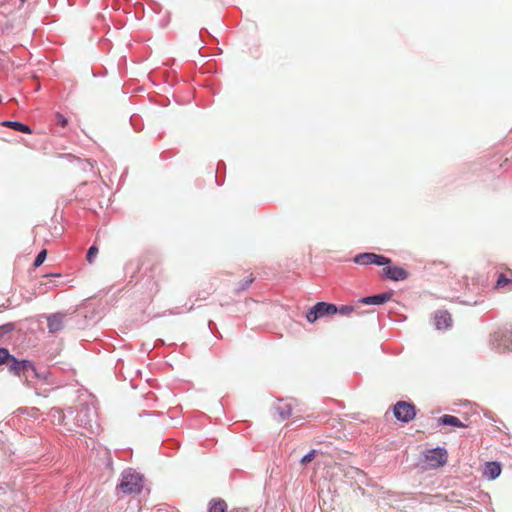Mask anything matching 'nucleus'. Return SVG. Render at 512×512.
I'll return each instance as SVG.
<instances>
[{
    "label": "nucleus",
    "instance_id": "f257e3e1",
    "mask_svg": "<svg viewBox=\"0 0 512 512\" xmlns=\"http://www.w3.org/2000/svg\"><path fill=\"white\" fill-rule=\"evenodd\" d=\"M7 366L10 373L19 377L23 376L26 382L28 381V372H32L36 377H38L34 365L28 360L19 361L14 356H11L7 362Z\"/></svg>",
    "mask_w": 512,
    "mask_h": 512
},
{
    "label": "nucleus",
    "instance_id": "f03ea898",
    "mask_svg": "<svg viewBox=\"0 0 512 512\" xmlns=\"http://www.w3.org/2000/svg\"><path fill=\"white\" fill-rule=\"evenodd\" d=\"M337 312L338 308L336 305L326 302H318L307 312L306 319L308 322L313 323L321 317L334 315Z\"/></svg>",
    "mask_w": 512,
    "mask_h": 512
},
{
    "label": "nucleus",
    "instance_id": "7ed1b4c3",
    "mask_svg": "<svg viewBox=\"0 0 512 512\" xmlns=\"http://www.w3.org/2000/svg\"><path fill=\"white\" fill-rule=\"evenodd\" d=\"M119 488L125 494L139 493L142 489V477L137 473L124 474Z\"/></svg>",
    "mask_w": 512,
    "mask_h": 512
},
{
    "label": "nucleus",
    "instance_id": "20e7f679",
    "mask_svg": "<svg viewBox=\"0 0 512 512\" xmlns=\"http://www.w3.org/2000/svg\"><path fill=\"white\" fill-rule=\"evenodd\" d=\"M394 416L402 422H409L415 418V406L405 401H399L393 408Z\"/></svg>",
    "mask_w": 512,
    "mask_h": 512
},
{
    "label": "nucleus",
    "instance_id": "39448f33",
    "mask_svg": "<svg viewBox=\"0 0 512 512\" xmlns=\"http://www.w3.org/2000/svg\"><path fill=\"white\" fill-rule=\"evenodd\" d=\"M354 262L359 265L375 264L382 266L391 264V259L376 253H362L355 256Z\"/></svg>",
    "mask_w": 512,
    "mask_h": 512
},
{
    "label": "nucleus",
    "instance_id": "423d86ee",
    "mask_svg": "<svg viewBox=\"0 0 512 512\" xmlns=\"http://www.w3.org/2000/svg\"><path fill=\"white\" fill-rule=\"evenodd\" d=\"M426 461L432 468L444 466L447 462V451L444 448L428 450L425 455Z\"/></svg>",
    "mask_w": 512,
    "mask_h": 512
},
{
    "label": "nucleus",
    "instance_id": "0eeeda50",
    "mask_svg": "<svg viewBox=\"0 0 512 512\" xmlns=\"http://www.w3.org/2000/svg\"><path fill=\"white\" fill-rule=\"evenodd\" d=\"M383 275L393 281H402L408 277V272L400 266L383 265Z\"/></svg>",
    "mask_w": 512,
    "mask_h": 512
},
{
    "label": "nucleus",
    "instance_id": "6e6552de",
    "mask_svg": "<svg viewBox=\"0 0 512 512\" xmlns=\"http://www.w3.org/2000/svg\"><path fill=\"white\" fill-rule=\"evenodd\" d=\"M495 289L497 290H512V270L508 269L507 274L499 273L495 283Z\"/></svg>",
    "mask_w": 512,
    "mask_h": 512
},
{
    "label": "nucleus",
    "instance_id": "1a4fd4ad",
    "mask_svg": "<svg viewBox=\"0 0 512 512\" xmlns=\"http://www.w3.org/2000/svg\"><path fill=\"white\" fill-rule=\"evenodd\" d=\"M501 465L499 462H486L482 475L488 480H494L501 474Z\"/></svg>",
    "mask_w": 512,
    "mask_h": 512
},
{
    "label": "nucleus",
    "instance_id": "9d476101",
    "mask_svg": "<svg viewBox=\"0 0 512 512\" xmlns=\"http://www.w3.org/2000/svg\"><path fill=\"white\" fill-rule=\"evenodd\" d=\"M435 326L438 330L448 329L452 324L451 315L447 311H440L434 317Z\"/></svg>",
    "mask_w": 512,
    "mask_h": 512
},
{
    "label": "nucleus",
    "instance_id": "9b49d317",
    "mask_svg": "<svg viewBox=\"0 0 512 512\" xmlns=\"http://www.w3.org/2000/svg\"><path fill=\"white\" fill-rule=\"evenodd\" d=\"M392 297L391 293H382L378 295L368 296L361 299V303L367 305H381L389 301Z\"/></svg>",
    "mask_w": 512,
    "mask_h": 512
},
{
    "label": "nucleus",
    "instance_id": "f8f14e48",
    "mask_svg": "<svg viewBox=\"0 0 512 512\" xmlns=\"http://www.w3.org/2000/svg\"><path fill=\"white\" fill-rule=\"evenodd\" d=\"M64 327L63 316L56 314L48 318V329L51 333H56Z\"/></svg>",
    "mask_w": 512,
    "mask_h": 512
},
{
    "label": "nucleus",
    "instance_id": "ddd939ff",
    "mask_svg": "<svg viewBox=\"0 0 512 512\" xmlns=\"http://www.w3.org/2000/svg\"><path fill=\"white\" fill-rule=\"evenodd\" d=\"M438 423L441 425H450V426H454V427H466V425L463 424L459 418H457L453 415H448V414H445V415L439 417Z\"/></svg>",
    "mask_w": 512,
    "mask_h": 512
},
{
    "label": "nucleus",
    "instance_id": "4468645a",
    "mask_svg": "<svg viewBox=\"0 0 512 512\" xmlns=\"http://www.w3.org/2000/svg\"><path fill=\"white\" fill-rule=\"evenodd\" d=\"M276 411L281 420H285L292 415L293 407L290 403L280 402L276 408Z\"/></svg>",
    "mask_w": 512,
    "mask_h": 512
},
{
    "label": "nucleus",
    "instance_id": "2eb2a0df",
    "mask_svg": "<svg viewBox=\"0 0 512 512\" xmlns=\"http://www.w3.org/2000/svg\"><path fill=\"white\" fill-rule=\"evenodd\" d=\"M3 126L5 127H9V128H12L16 131H20L22 133H26V134H31L32 131L30 129L29 126L23 124V123H20V122H16V121H4L2 123Z\"/></svg>",
    "mask_w": 512,
    "mask_h": 512
},
{
    "label": "nucleus",
    "instance_id": "dca6fc26",
    "mask_svg": "<svg viewBox=\"0 0 512 512\" xmlns=\"http://www.w3.org/2000/svg\"><path fill=\"white\" fill-rule=\"evenodd\" d=\"M209 512H227V504L223 499H212L209 502Z\"/></svg>",
    "mask_w": 512,
    "mask_h": 512
},
{
    "label": "nucleus",
    "instance_id": "f3484780",
    "mask_svg": "<svg viewBox=\"0 0 512 512\" xmlns=\"http://www.w3.org/2000/svg\"><path fill=\"white\" fill-rule=\"evenodd\" d=\"M253 281H254V277L252 275H249L248 277H246L244 280L240 281L236 285L235 291L241 292V291L246 290L252 284Z\"/></svg>",
    "mask_w": 512,
    "mask_h": 512
},
{
    "label": "nucleus",
    "instance_id": "a211bd4d",
    "mask_svg": "<svg viewBox=\"0 0 512 512\" xmlns=\"http://www.w3.org/2000/svg\"><path fill=\"white\" fill-rule=\"evenodd\" d=\"M97 254H98V248L95 245L91 246L87 252V256H86L87 261L90 264L93 263V260L97 256Z\"/></svg>",
    "mask_w": 512,
    "mask_h": 512
},
{
    "label": "nucleus",
    "instance_id": "6ab92c4d",
    "mask_svg": "<svg viewBox=\"0 0 512 512\" xmlns=\"http://www.w3.org/2000/svg\"><path fill=\"white\" fill-rule=\"evenodd\" d=\"M11 356L6 348H0V365L7 364Z\"/></svg>",
    "mask_w": 512,
    "mask_h": 512
},
{
    "label": "nucleus",
    "instance_id": "aec40b11",
    "mask_svg": "<svg viewBox=\"0 0 512 512\" xmlns=\"http://www.w3.org/2000/svg\"><path fill=\"white\" fill-rule=\"evenodd\" d=\"M46 256H47V251L45 249L40 251V253L37 255V257L34 261V266L39 267L40 265H42L46 259Z\"/></svg>",
    "mask_w": 512,
    "mask_h": 512
},
{
    "label": "nucleus",
    "instance_id": "412c9836",
    "mask_svg": "<svg viewBox=\"0 0 512 512\" xmlns=\"http://www.w3.org/2000/svg\"><path fill=\"white\" fill-rule=\"evenodd\" d=\"M315 456H316V450H311L308 454H306L305 456L302 457L300 462L302 465H307L315 458Z\"/></svg>",
    "mask_w": 512,
    "mask_h": 512
},
{
    "label": "nucleus",
    "instance_id": "4be33fe9",
    "mask_svg": "<svg viewBox=\"0 0 512 512\" xmlns=\"http://www.w3.org/2000/svg\"><path fill=\"white\" fill-rule=\"evenodd\" d=\"M55 120H56V123L58 125H60L61 127H66L67 124H68L67 118L63 114H61L59 112H57L55 114Z\"/></svg>",
    "mask_w": 512,
    "mask_h": 512
},
{
    "label": "nucleus",
    "instance_id": "5701e85b",
    "mask_svg": "<svg viewBox=\"0 0 512 512\" xmlns=\"http://www.w3.org/2000/svg\"><path fill=\"white\" fill-rule=\"evenodd\" d=\"M353 307L348 305H343L340 308H338V312L344 315H349L353 312Z\"/></svg>",
    "mask_w": 512,
    "mask_h": 512
},
{
    "label": "nucleus",
    "instance_id": "b1692460",
    "mask_svg": "<svg viewBox=\"0 0 512 512\" xmlns=\"http://www.w3.org/2000/svg\"><path fill=\"white\" fill-rule=\"evenodd\" d=\"M12 329L11 325H4L0 327V330H3L4 333L10 331Z\"/></svg>",
    "mask_w": 512,
    "mask_h": 512
},
{
    "label": "nucleus",
    "instance_id": "393cba45",
    "mask_svg": "<svg viewBox=\"0 0 512 512\" xmlns=\"http://www.w3.org/2000/svg\"><path fill=\"white\" fill-rule=\"evenodd\" d=\"M20 1V5L22 6L26 0H19Z\"/></svg>",
    "mask_w": 512,
    "mask_h": 512
},
{
    "label": "nucleus",
    "instance_id": "a878e982",
    "mask_svg": "<svg viewBox=\"0 0 512 512\" xmlns=\"http://www.w3.org/2000/svg\"><path fill=\"white\" fill-rule=\"evenodd\" d=\"M2 102V96L0 95V103Z\"/></svg>",
    "mask_w": 512,
    "mask_h": 512
}]
</instances>
